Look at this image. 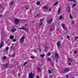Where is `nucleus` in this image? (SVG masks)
Instances as JSON below:
<instances>
[{"label": "nucleus", "mask_w": 78, "mask_h": 78, "mask_svg": "<svg viewBox=\"0 0 78 78\" xmlns=\"http://www.w3.org/2000/svg\"><path fill=\"white\" fill-rule=\"evenodd\" d=\"M34 76V74L32 73H30L29 74V78H33Z\"/></svg>", "instance_id": "obj_1"}, {"label": "nucleus", "mask_w": 78, "mask_h": 78, "mask_svg": "<svg viewBox=\"0 0 78 78\" xmlns=\"http://www.w3.org/2000/svg\"><path fill=\"white\" fill-rule=\"evenodd\" d=\"M66 9L68 12H70V7L69 5L67 7H66Z\"/></svg>", "instance_id": "obj_2"}, {"label": "nucleus", "mask_w": 78, "mask_h": 78, "mask_svg": "<svg viewBox=\"0 0 78 78\" xmlns=\"http://www.w3.org/2000/svg\"><path fill=\"white\" fill-rule=\"evenodd\" d=\"M19 20L17 19H15L14 20V23L16 25H17L19 23Z\"/></svg>", "instance_id": "obj_3"}, {"label": "nucleus", "mask_w": 78, "mask_h": 78, "mask_svg": "<svg viewBox=\"0 0 78 78\" xmlns=\"http://www.w3.org/2000/svg\"><path fill=\"white\" fill-rule=\"evenodd\" d=\"M40 23H39V25L40 26H42V25H43V22H44V20H43V19H41L40 20Z\"/></svg>", "instance_id": "obj_4"}, {"label": "nucleus", "mask_w": 78, "mask_h": 78, "mask_svg": "<svg viewBox=\"0 0 78 78\" xmlns=\"http://www.w3.org/2000/svg\"><path fill=\"white\" fill-rule=\"evenodd\" d=\"M25 37L23 36L20 39V42H24V40L25 39Z\"/></svg>", "instance_id": "obj_5"}, {"label": "nucleus", "mask_w": 78, "mask_h": 78, "mask_svg": "<svg viewBox=\"0 0 78 78\" xmlns=\"http://www.w3.org/2000/svg\"><path fill=\"white\" fill-rule=\"evenodd\" d=\"M64 72H67L69 71V69L68 68H65L64 70Z\"/></svg>", "instance_id": "obj_6"}, {"label": "nucleus", "mask_w": 78, "mask_h": 78, "mask_svg": "<svg viewBox=\"0 0 78 78\" xmlns=\"http://www.w3.org/2000/svg\"><path fill=\"white\" fill-rule=\"evenodd\" d=\"M53 22V20L52 19H50L48 21V23H51Z\"/></svg>", "instance_id": "obj_7"}, {"label": "nucleus", "mask_w": 78, "mask_h": 78, "mask_svg": "<svg viewBox=\"0 0 78 78\" xmlns=\"http://www.w3.org/2000/svg\"><path fill=\"white\" fill-rule=\"evenodd\" d=\"M55 58H59V55L58 54H57V53H55Z\"/></svg>", "instance_id": "obj_8"}, {"label": "nucleus", "mask_w": 78, "mask_h": 78, "mask_svg": "<svg viewBox=\"0 0 78 78\" xmlns=\"http://www.w3.org/2000/svg\"><path fill=\"white\" fill-rule=\"evenodd\" d=\"M62 27L63 28V29L64 30H66V27H65V26L64 25V24L63 23H62Z\"/></svg>", "instance_id": "obj_9"}, {"label": "nucleus", "mask_w": 78, "mask_h": 78, "mask_svg": "<svg viewBox=\"0 0 78 78\" xmlns=\"http://www.w3.org/2000/svg\"><path fill=\"white\" fill-rule=\"evenodd\" d=\"M57 45L58 47H59L61 46V44H60V43H59V42H57Z\"/></svg>", "instance_id": "obj_10"}, {"label": "nucleus", "mask_w": 78, "mask_h": 78, "mask_svg": "<svg viewBox=\"0 0 78 78\" xmlns=\"http://www.w3.org/2000/svg\"><path fill=\"white\" fill-rule=\"evenodd\" d=\"M43 9H48V7L47 6H45L43 7Z\"/></svg>", "instance_id": "obj_11"}, {"label": "nucleus", "mask_w": 78, "mask_h": 78, "mask_svg": "<svg viewBox=\"0 0 78 78\" xmlns=\"http://www.w3.org/2000/svg\"><path fill=\"white\" fill-rule=\"evenodd\" d=\"M37 69H38V72H41V71L42 70V69H41V68L39 67L37 68Z\"/></svg>", "instance_id": "obj_12"}, {"label": "nucleus", "mask_w": 78, "mask_h": 78, "mask_svg": "<svg viewBox=\"0 0 78 78\" xmlns=\"http://www.w3.org/2000/svg\"><path fill=\"white\" fill-rule=\"evenodd\" d=\"M20 30H25V31H27V29L25 28H20Z\"/></svg>", "instance_id": "obj_13"}, {"label": "nucleus", "mask_w": 78, "mask_h": 78, "mask_svg": "<svg viewBox=\"0 0 78 78\" xmlns=\"http://www.w3.org/2000/svg\"><path fill=\"white\" fill-rule=\"evenodd\" d=\"M68 61H69V62H72V61H73L72 59H71V58H68Z\"/></svg>", "instance_id": "obj_14"}, {"label": "nucleus", "mask_w": 78, "mask_h": 78, "mask_svg": "<svg viewBox=\"0 0 78 78\" xmlns=\"http://www.w3.org/2000/svg\"><path fill=\"white\" fill-rule=\"evenodd\" d=\"M14 38V36L13 35H11L10 36V39H12Z\"/></svg>", "instance_id": "obj_15"}, {"label": "nucleus", "mask_w": 78, "mask_h": 78, "mask_svg": "<svg viewBox=\"0 0 78 78\" xmlns=\"http://www.w3.org/2000/svg\"><path fill=\"white\" fill-rule=\"evenodd\" d=\"M4 66L5 67H8L9 66L8 64L7 63L6 64H5Z\"/></svg>", "instance_id": "obj_16"}, {"label": "nucleus", "mask_w": 78, "mask_h": 78, "mask_svg": "<svg viewBox=\"0 0 78 78\" xmlns=\"http://www.w3.org/2000/svg\"><path fill=\"white\" fill-rule=\"evenodd\" d=\"M54 30H55V29H54V28L50 29V31H54Z\"/></svg>", "instance_id": "obj_17"}, {"label": "nucleus", "mask_w": 78, "mask_h": 78, "mask_svg": "<svg viewBox=\"0 0 78 78\" xmlns=\"http://www.w3.org/2000/svg\"><path fill=\"white\" fill-rule=\"evenodd\" d=\"M16 31V29L15 28L14 29H12V32H14L15 31Z\"/></svg>", "instance_id": "obj_18"}, {"label": "nucleus", "mask_w": 78, "mask_h": 78, "mask_svg": "<svg viewBox=\"0 0 78 78\" xmlns=\"http://www.w3.org/2000/svg\"><path fill=\"white\" fill-rule=\"evenodd\" d=\"M60 11H61V9L59 8L58 9V14H60Z\"/></svg>", "instance_id": "obj_19"}, {"label": "nucleus", "mask_w": 78, "mask_h": 78, "mask_svg": "<svg viewBox=\"0 0 78 78\" xmlns=\"http://www.w3.org/2000/svg\"><path fill=\"white\" fill-rule=\"evenodd\" d=\"M44 56H45V54L40 55V56L41 57H42V58H44Z\"/></svg>", "instance_id": "obj_20"}, {"label": "nucleus", "mask_w": 78, "mask_h": 78, "mask_svg": "<svg viewBox=\"0 0 78 78\" xmlns=\"http://www.w3.org/2000/svg\"><path fill=\"white\" fill-rule=\"evenodd\" d=\"M14 3V1H12L10 3V5H13Z\"/></svg>", "instance_id": "obj_21"}, {"label": "nucleus", "mask_w": 78, "mask_h": 78, "mask_svg": "<svg viewBox=\"0 0 78 78\" xmlns=\"http://www.w3.org/2000/svg\"><path fill=\"white\" fill-rule=\"evenodd\" d=\"M40 2H37V5H40Z\"/></svg>", "instance_id": "obj_22"}, {"label": "nucleus", "mask_w": 78, "mask_h": 78, "mask_svg": "<svg viewBox=\"0 0 78 78\" xmlns=\"http://www.w3.org/2000/svg\"><path fill=\"white\" fill-rule=\"evenodd\" d=\"M9 49V47H7L6 48V49H5V51H7L8 50V49Z\"/></svg>", "instance_id": "obj_23"}, {"label": "nucleus", "mask_w": 78, "mask_h": 78, "mask_svg": "<svg viewBox=\"0 0 78 78\" xmlns=\"http://www.w3.org/2000/svg\"><path fill=\"white\" fill-rule=\"evenodd\" d=\"M48 61H50V62H51V60L50 58H48Z\"/></svg>", "instance_id": "obj_24"}, {"label": "nucleus", "mask_w": 78, "mask_h": 78, "mask_svg": "<svg viewBox=\"0 0 78 78\" xmlns=\"http://www.w3.org/2000/svg\"><path fill=\"white\" fill-rule=\"evenodd\" d=\"M76 4H74L73 5V6H72L73 8H74L75 6H76Z\"/></svg>", "instance_id": "obj_25"}, {"label": "nucleus", "mask_w": 78, "mask_h": 78, "mask_svg": "<svg viewBox=\"0 0 78 78\" xmlns=\"http://www.w3.org/2000/svg\"><path fill=\"white\" fill-rule=\"evenodd\" d=\"M70 18L71 19H73V18L72 17V15H71V14H70V16H69Z\"/></svg>", "instance_id": "obj_26"}, {"label": "nucleus", "mask_w": 78, "mask_h": 78, "mask_svg": "<svg viewBox=\"0 0 78 78\" xmlns=\"http://www.w3.org/2000/svg\"><path fill=\"white\" fill-rule=\"evenodd\" d=\"M58 2H55L54 5V6H55V5H57L58 4Z\"/></svg>", "instance_id": "obj_27"}, {"label": "nucleus", "mask_w": 78, "mask_h": 78, "mask_svg": "<svg viewBox=\"0 0 78 78\" xmlns=\"http://www.w3.org/2000/svg\"><path fill=\"white\" fill-rule=\"evenodd\" d=\"M1 45H2V46H3L4 45V44H3V41H2L1 44Z\"/></svg>", "instance_id": "obj_28"}, {"label": "nucleus", "mask_w": 78, "mask_h": 78, "mask_svg": "<svg viewBox=\"0 0 78 78\" xmlns=\"http://www.w3.org/2000/svg\"><path fill=\"white\" fill-rule=\"evenodd\" d=\"M62 18V16H60L59 17V19H60V20H61V19Z\"/></svg>", "instance_id": "obj_29"}, {"label": "nucleus", "mask_w": 78, "mask_h": 78, "mask_svg": "<svg viewBox=\"0 0 78 78\" xmlns=\"http://www.w3.org/2000/svg\"><path fill=\"white\" fill-rule=\"evenodd\" d=\"M6 56L3 57V58H2V59L3 60H4V59H6Z\"/></svg>", "instance_id": "obj_30"}, {"label": "nucleus", "mask_w": 78, "mask_h": 78, "mask_svg": "<svg viewBox=\"0 0 78 78\" xmlns=\"http://www.w3.org/2000/svg\"><path fill=\"white\" fill-rule=\"evenodd\" d=\"M48 72L49 73H51V71L50 70H49Z\"/></svg>", "instance_id": "obj_31"}, {"label": "nucleus", "mask_w": 78, "mask_h": 78, "mask_svg": "<svg viewBox=\"0 0 78 78\" xmlns=\"http://www.w3.org/2000/svg\"><path fill=\"white\" fill-rule=\"evenodd\" d=\"M74 23H75L74 21H73L71 22V24H74Z\"/></svg>", "instance_id": "obj_32"}, {"label": "nucleus", "mask_w": 78, "mask_h": 78, "mask_svg": "<svg viewBox=\"0 0 78 78\" xmlns=\"http://www.w3.org/2000/svg\"><path fill=\"white\" fill-rule=\"evenodd\" d=\"M50 55H51V53H49L47 55V56H50Z\"/></svg>", "instance_id": "obj_33"}, {"label": "nucleus", "mask_w": 78, "mask_h": 78, "mask_svg": "<svg viewBox=\"0 0 78 78\" xmlns=\"http://www.w3.org/2000/svg\"><path fill=\"white\" fill-rule=\"evenodd\" d=\"M78 38V36L75 37V38L76 40V39H77Z\"/></svg>", "instance_id": "obj_34"}, {"label": "nucleus", "mask_w": 78, "mask_h": 78, "mask_svg": "<svg viewBox=\"0 0 78 78\" xmlns=\"http://www.w3.org/2000/svg\"><path fill=\"white\" fill-rule=\"evenodd\" d=\"M30 58H32V59H34V57L33 56H31Z\"/></svg>", "instance_id": "obj_35"}, {"label": "nucleus", "mask_w": 78, "mask_h": 78, "mask_svg": "<svg viewBox=\"0 0 78 78\" xmlns=\"http://www.w3.org/2000/svg\"><path fill=\"white\" fill-rule=\"evenodd\" d=\"M66 78H69V76L67 75H66Z\"/></svg>", "instance_id": "obj_36"}, {"label": "nucleus", "mask_w": 78, "mask_h": 78, "mask_svg": "<svg viewBox=\"0 0 78 78\" xmlns=\"http://www.w3.org/2000/svg\"><path fill=\"white\" fill-rule=\"evenodd\" d=\"M16 54V53H14V54L12 56V57H13L14 56V55Z\"/></svg>", "instance_id": "obj_37"}, {"label": "nucleus", "mask_w": 78, "mask_h": 78, "mask_svg": "<svg viewBox=\"0 0 78 78\" xmlns=\"http://www.w3.org/2000/svg\"><path fill=\"white\" fill-rule=\"evenodd\" d=\"M13 42H16V39H14L13 40Z\"/></svg>", "instance_id": "obj_38"}, {"label": "nucleus", "mask_w": 78, "mask_h": 78, "mask_svg": "<svg viewBox=\"0 0 78 78\" xmlns=\"http://www.w3.org/2000/svg\"><path fill=\"white\" fill-rule=\"evenodd\" d=\"M2 47H3V46L1 44L0 45V48H2Z\"/></svg>", "instance_id": "obj_39"}, {"label": "nucleus", "mask_w": 78, "mask_h": 78, "mask_svg": "<svg viewBox=\"0 0 78 78\" xmlns=\"http://www.w3.org/2000/svg\"><path fill=\"white\" fill-rule=\"evenodd\" d=\"M40 15V14H37L36 16H39Z\"/></svg>", "instance_id": "obj_40"}, {"label": "nucleus", "mask_w": 78, "mask_h": 78, "mask_svg": "<svg viewBox=\"0 0 78 78\" xmlns=\"http://www.w3.org/2000/svg\"><path fill=\"white\" fill-rule=\"evenodd\" d=\"M13 48V46H12L10 48V49H12Z\"/></svg>", "instance_id": "obj_41"}, {"label": "nucleus", "mask_w": 78, "mask_h": 78, "mask_svg": "<svg viewBox=\"0 0 78 78\" xmlns=\"http://www.w3.org/2000/svg\"><path fill=\"white\" fill-rule=\"evenodd\" d=\"M73 0H69V2H73Z\"/></svg>", "instance_id": "obj_42"}, {"label": "nucleus", "mask_w": 78, "mask_h": 78, "mask_svg": "<svg viewBox=\"0 0 78 78\" xmlns=\"http://www.w3.org/2000/svg\"><path fill=\"white\" fill-rule=\"evenodd\" d=\"M48 11H51V9H49Z\"/></svg>", "instance_id": "obj_43"}, {"label": "nucleus", "mask_w": 78, "mask_h": 78, "mask_svg": "<svg viewBox=\"0 0 78 78\" xmlns=\"http://www.w3.org/2000/svg\"><path fill=\"white\" fill-rule=\"evenodd\" d=\"M67 36V37H68V39H69V37H69V36Z\"/></svg>", "instance_id": "obj_44"}, {"label": "nucleus", "mask_w": 78, "mask_h": 78, "mask_svg": "<svg viewBox=\"0 0 78 78\" xmlns=\"http://www.w3.org/2000/svg\"><path fill=\"white\" fill-rule=\"evenodd\" d=\"M27 64V62H25V63H24V65H26V64Z\"/></svg>", "instance_id": "obj_45"}, {"label": "nucleus", "mask_w": 78, "mask_h": 78, "mask_svg": "<svg viewBox=\"0 0 78 78\" xmlns=\"http://www.w3.org/2000/svg\"><path fill=\"white\" fill-rule=\"evenodd\" d=\"M76 53H77V51H75L74 52V54H76Z\"/></svg>", "instance_id": "obj_46"}, {"label": "nucleus", "mask_w": 78, "mask_h": 78, "mask_svg": "<svg viewBox=\"0 0 78 78\" xmlns=\"http://www.w3.org/2000/svg\"><path fill=\"white\" fill-rule=\"evenodd\" d=\"M49 76L50 78H51V77H52V75H50Z\"/></svg>", "instance_id": "obj_47"}, {"label": "nucleus", "mask_w": 78, "mask_h": 78, "mask_svg": "<svg viewBox=\"0 0 78 78\" xmlns=\"http://www.w3.org/2000/svg\"><path fill=\"white\" fill-rule=\"evenodd\" d=\"M34 52H35V53H36V51H37L36 50V49H34Z\"/></svg>", "instance_id": "obj_48"}, {"label": "nucleus", "mask_w": 78, "mask_h": 78, "mask_svg": "<svg viewBox=\"0 0 78 78\" xmlns=\"http://www.w3.org/2000/svg\"><path fill=\"white\" fill-rule=\"evenodd\" d=\"M73 2H76V0H73Z\"/></svg>", "instance_id": "obj_49"}, {"label": "nucleus", "mask_w": 78, "mask_h": 78, "mask_svg": "<svg viewBox=\"0 0 78 78\" xmlns=\"http://www.w3.org/2000/svg\"><path fill=\"white\" fill-rule=\"evenodd\" d=\"M68 65L70 66V65H71V63H68Z\"/></svg>", "instance_id": "obj_50"}, {"label": "nucleus", "mask_w": 78, "mask_h": 78, "mask_svg": "<svg viewBox=\"0 0 78 78\" xmlns=\"http://www.w3.org/2000/svg\"><path fill=\"white\" fill-rule=\"evenodd\" d=\"M2 16H3V15H0V17H2Z\"/></svg>", "instance_id": "obj_51"}, {"label": "nucleus", "mask_w": 78, "mask_h": 78, "mask_svg": "<svg viewBox=\"0 0 78 78\" xmlns=\"http://www.w3.org/2000/svg\"><path fill=\"white\" fill-rule=\"evenodd\" d=\"M40 52H41V48H40Z\"/></svg>", "instance_id": "obj_52"}, {"label": "nucleus", "mask_w": 78, "mask_h": 78, "mask_svg": "<svg viewBox=\"0 0 78 78\" xmlns=\"http://www.w3.org/2000/svg\"><path fill=\"white\" fill-rule=\"evenodd\" d=\"M37 78H39V76H37Z\"/></svg>", "instance_id": "obj_53"}, {"label": "nucleus", "mask_w": 78, "mask_h": 78, "mask_svg": "<svg viewBox=\"0 0 78 78\" xmlns=\"http://www.w3.org/2000/svg\"><path fill=\"white\" fill-rule=\"evenodd\" d=\"M15 49H16V47H15L14 48H13L14 50H15Z\"/></svg>", "instance_id": "obj_54"}, {"label": "nucleus", "mask_w": 78, "mask_h": 78, "mask_svg": "<svg viewBox=\"0 0 78 78\" xmlns=\"http://www.w3.org/2000/svg\"><path fill=\"white\" fill-rule=\"evenodd\" d=\"M25 26H26V27H27V25L26 24H25Z\"/></svg>", "instance_id": "obj_55"}, {"label": "nucleus", "mask_w": 78, "mask_h": 78, "mask_svg": "<svg viewBox=\"0 0 78 78\" xmlns=\"http://www.w3.org/2000/svg\"><path fill=\"white\" fill-rule=\"evenodd\" d=\"M1 6H2V5H0V8H1Z\"/></svg>", "instance_id": "obj_56"}, {"label": "nucleus", "mask_w": 78, "mask_h": 78, "mask_svg": "<svg viewBox=\"0 0 78 78\" xmlns=\"http://www.w3.org/2000/svg\"><path fill=\"white\" fill-rule=\"evenodd\" d=\"M9 56L10 57H12V56L11 55H9Z\"/></svg>", "instance_id": "obj_57"}, {"label": "nucleus", "mask_w": 78, "mask_h": 78, "mask_svg": "<svg viewBox=\"0 0 78 78\" xmlns=\"http://www.w3.org/2000/svg\"><path fill=\"white\" fill-rule=\"evenodd\" d=\"M44 51H45V52H47V51H45V50H44Z\"/></svg>", "instance_id": "obj_58"}, {"label": "nucleus", "mask_w": 78, "mask_h": 78, "mask_svg": "<svg viewBox=\"0 0 78 78\" xmlns=\"http://www.w3.org/2000/svg\"><path fill=\"white\" fill-rule=\"evenodd\" d=\"M18 76H20V74H18Z\"/></svg>", "instance_id": "obj_59"}, {"label": "nucleus", "mask_w": 78, "mask_h": 78, "mask_svg": "<svg viewBox=\"0 0 78 78\" xmlns=\"http://www.w3.org/2000/svg\"><path fill=\"white\" fill-rule=\"evenodd\" d=\"M58 49H60V48H59V47H58Z\"/></svg>", "instance_id": "obj_60"}, {"label": "nucleus", "mask_w": 78, "mask_h": 78, "mask_svg": "<svg viewBox=\"0 0 78 78\" xmlns=\"http://www.w3.org/2000/svg\"><path fill=\"white\" fill-rule=\"evenodd\" d=\"M30 11H31V10H30Z\"/></svg>", "instance_id": "obj_61"}, {"label": "nucleus", "mask_w": 78, "mask_h": 78, "mask_svg": "<svg viewBox=\"0 0 78 78\" xmlns=\"http://www.w3.org/2000/svg\"><path fill=\"white\" fill-rule=\"evenodd\" d=\"M57 30H58V29H57Z\"/></svg>", "instance_id": "obj_62"}]
</instances>
